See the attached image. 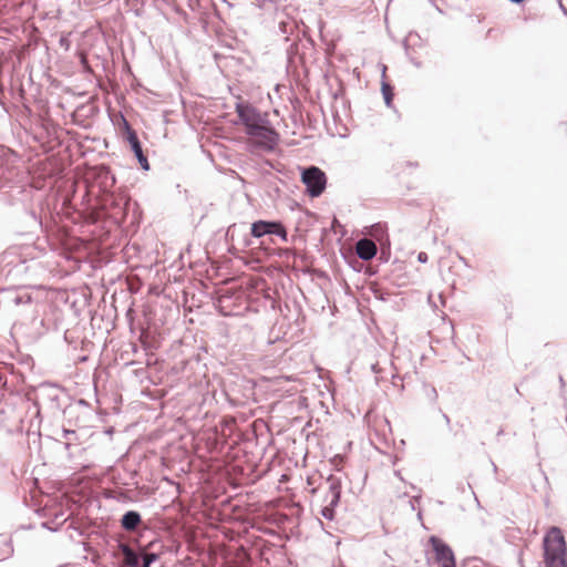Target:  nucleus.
Returning a JSON list of instances; mask_svg holds the SVG:
<instances>
[{"label":"nucleus","instance_id":"20","mask_svg":"<svg viewBox=\"0 0 567 567\" xmlns=\"http://www.w3.org/2000/svg\"><path fill=\"white\" fill-rule=\"evenodd\" d=\"M14 301H16V303H17V305H19V303L21 302V298H20V297H18V298H16V300H14Z\"/></svg>","mask_w":567,"mask_h":567},{"label":"nucleus","instance_id":"8","mask_svg":"<svg viewBox=\"0 0 567 567\" xmlns=\"http://www.w3.org/2000/svg\"><path fill=\"white\" fill-rule=\"evenodd\" d=\"M127 141H128L131 150L134 153V155L136 156L141 167L144 171H148L150 169L148 159L143 152L141 142H140L136 133L131 128L127 130Z\"/></svg>","mask_w":567,"mask_h":567},{"label":"nucleus","instance_id":"5","mask_svg":"<svg viewBox=\"0 0 567 567\" xmlns=\"http://www.w3.org/2000/svg\"><path fill=\"white\" fill-rule=\"evenodd\" d=\"M250 234L256 238H261L265 235H276L282 241H288L287 230L280 221L257 220L251 224Z\"/></svg>","mask_w":567,"mask_h":567},{"label":"nucleus","instance_id":"6","mask_svg":"<svg viewBox=\"0 0 567 567\" xmlns=\"http://www.w3.org/2000/svg\"><path fill=\"white\" fill-rule=\"evenodd\" d=\"M429 542L441 567H456L454 553L446 543L436 536H431Z\"/></svg>","mask_w":567,"mask_h":567},{"label":"nucleus","instance_id":"14","mask_svg":"<svg viewBox=\"0 0 567 567\" xmlns=\"http://www.w3.org/2000/svg\"><path fill=\"white\" fill-rule=\"evenodd\" d=\"M75 431L73 430H63V437L66 440L65 442V447L66 449H70V446L72 445V440L73 437H75Z\"/></svg>","mask_w":567,"mask_h":567},{"label":"nucleus","instance_id":"12","mask_svg":"<svg viewBox=\"0 0 567 567\" xmlns=\"http://www.w3.org/2000/svg\"><path fill=\"white\" fill-rule=\"evenodd\" d=\"M331 494H332V499L330 502V506H324L323 509L321 511V514L324 518H328V519H332L333 518V509H332V506H334L338 502H339V492L337 491V488H332L331 489Z\"/></svg>","mask_w":567,"mask_h":567},{"label":"nucleus","instance_id":"11","mask_svg":"<svg viewBox=\"0 0 567 567\" xmlns=\"http://www.w3.org/2000/svg\"><path fill=\"white\" fill-rule=\"evenodd\" d=\"M124 561L130 567H137L140 564V556L128 546H123Z\"/></svg>","mask_w":567,"mask_h":567},{"label":"nucleus","instance_id":"10","mask_svg":"<svg viewBox=\"0 0 567 567\" xmlns=\"http://www.w3.org/2000/svg\"><path fill=\"white\" fill-rule=\"evenodd\" d=\"M122 527L126 530H135L137 526L141 524V516L137 512H127L122 517Z\"/></svg>","mask_w":567,"mask_h":567},{"label":"nucleus","instance_id":"15","mask_svg":"<svg viewBox=\"0 0 567 567\" xmlns=\"http://www.w3.org/2000/svg\"><path fill=\"white\" fill-rule=\"evenodd\" d=\"M157 559V555L155 554H144L143 555V566L142 567H150L152 563H154Z\"/></svg>","mask_w":567,"mask_h":567},{"label":"nucleus","instance_id":"18","mask_svg":"<svg viewBox=\"0 0 567 567\" xmlns=\"http://www.w3.org/2000/svg\"><path fill=\"white\" fill-rule=\"evenodd\" d=\"M235 229H236V225L230 226V227L228 228L227 235H228V236H229V235H231V236H233V235H234Z\"/></svg>","mask_w":567,"mask_h":567},{"label":"nucleus","instance_id":"4","mask_svg":"<svg viewBox=\"0 0 567 567\" xmlns=\"http://www.w3.org/2000/svg\"><path fill=\"white\" fill-rule=\"evenodd\" d=\"M239 123L245 126V132L256 125L268 122L267 114H262L257 107L249 103L237 102L235 106Z\"/></svg>","mask_w":567,"mask_h":567},{"label":"nucleus","instance_id":"9","mask_svg":"<svg viewBox=\"0 0 567 567\" xmlns=\"http://www.w3.org/2000/svg\"><path fill=\"white\" fill-rule=\"evenodd\" d=\"M355 250L359 258L365 261L371 260L378 251L377 245L368 238L358 240Z\"/></svg>","mask_w":567,"mask_h":567},{"label":"nucleus","instance_id":"21","mask_svg":"<svg viewBox=\"0 0 567 567\" xmlns=\"http://www.w3.org/2000/svg\"><path fill=\"white\" fill-rule=\"evenodd\" d=\"M339 458V455H336L334 457H332L330 461H338Z\"/></svg>","mask_w":567,"mask_h":567},{"label":"nucleus","instance_id":"19","mask_svg":"<svg viewBox=\"0 0 567 567\" xmlns=\"http://www.w3.org/2000/svg\"><path fill=\"white\" fill-rule=\"evenodd\" d=\"M371 370H372L374 373H379V372H380V370H379V368H378V364H377V363H374V364H372V365H371Z\"/></svg>","mask_w":567,"mask_h":567},{"label":"nucleus","instance_id":"17","mask_svg":"<svg viewBox=\"0 0 567 567\" xmlns=\"http://www.w3.org/2000/svg\"><path fill=\"white\" fill-rule=\"evenodd\" d=\"M417 260H419L420 262H423V264H424V262H426V261H427V254H426V252L421 251V252L417 255Z\"/></svg>","mask_w":567,"mask_h":567},{"label":"nucleus","instance_id":"3","mask_svg":"<svg viewBox=\"0 0 567 567\" xmlns=\"http://www.w3.org/2000/svg\"><path fill=\"white\" fill-rule=\"evenodd\" d=\"M301 181L311 197L320 196L327 185L326 174L317 166H310L302 171Z\"/></svg>","mask_w":567,"mask_h":567},{"label":"nucleus","instance_id":"16","mask_svg":"<svg viewBox=\"0 0 567 567\" xmlns=\"http://www.w3.org/2000/svg\"><path fill=\"white\" fill-rule=\"evenodd\" d=\"M12 258V255L11 254H4L1 258H0V262H7L8 265L9 264H12L13 260H11Z\"/></svg>","mask_w":567,"mask_h":567},{"label":"nucleus","instance_id":"2","mask_svg":"<svg viewBox=\"0 0 567 567\" xmlns=\"http://www.w3.org/2000/svg\"><path fill=\"white\" fill-rule=\"evenodd\" d=\"M248 136L247 148L249 152H272L279 143V133L264 122L245 132Z\"/></svg>","mask_w":567,"mask_h":567},{"label":"nucleus","instance_id":"13","mask_svg":"<svg viewBox=\"0 0 567 567\" xmlns=\"http://www.w3.org/2000/svg\"><path fill=\"white\" fill-rule=\"evenodd\" d=\"M382 94H383L385 104L388 106H390L391 102H392V96H393L392 87L389 84L383 83L382 84Z\"/></svg>","mask_w":567,"mask_h":567},{"label":"nucleus","instance_id":"7","mask_svg":"<svg viewBox=\"0 0 567 567\" xmlns=\"http://www.w3.org/2000/svg\"><path fill=\"white\" fill-rule=\"evenodd\" d=\"M303 472L306 474L307 485L310 487L311 492H315L317 484L321 480V475L317 472L309 473L306 463H295L293 470H290V474H284L280 478V482H286L290 480L291 476L297 474L299 475L300 480H302Z\"/></svg>","mask_w":567,"mask_h":567},{"label":"nucleus","instance_id":"1","mask_svg":"<svg viewBox=\"0 0 567 567\" xmlns=\"http://www.w3.org/2000/svg\"><path fill=\"white\" fill-rule=\"evenodd\" d=\"M545 567H567V545L560 528L550 527L543 539Z\"/></svg>","mask_w":567,"mask_h":567}]
</instances>
